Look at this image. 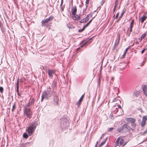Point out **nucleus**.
<instances>
[{"instance_id":"10","label":"nucleus","mask_w":147,"mask_h":147,"mask_svg":"<svg viewBox=\"0 0 147 147\" xmlns=\"http://www.w3.org/2000/svg\"><path fill=\"white\" fill-rule=\"evenodd\" d=\"M84 94H83L80 98V99L76 103V105H78V107H79L80 106V105L81 102L82 100L84 97Z\"/></svg>"},{"instance_id":"64","label":"nucleus","mask_w":147,"mask_h":147,"mask_svg":"<svg viewBox=\"0 0 147 147\" xmlns=\"http://www.w3.org/2000/svg\"><path fill=\"white\" fill-rule=\"evenodd\" d=\"M126 144V142H125L124 143V144L123 145V146H124L125 145V144Z\"/></svg>"},{"instance_id":"52","label":"nucleus","mask_w":147,"mask_h":147,"mask_svg":"<svg viewBox=\"0 0 147 147\" xmlns=\"http://www.w3.org/2000/svg\"><path fill=\"white\" fill-rule=\"evenodd\" d=\"M134 20H132L131 22L130 23V24H134Z\"/></svg>"},{"instance_id":"55","label":"nucleus","mask_w":147,"mask_h":147,"mask_svg":"<svg viewBox=\"0 0 147 147\" xmlns=\"http://www.w3.org/2000/svg\"><path fill=\"white\" fill-rule=\"evenodd\" d=\"M63 3V0H61V3L60 6H61Z\"/></svg>"},{"instance_id":"37","label":"nucleus","mask_w":147,"mask_h":147,"mask_svg":"<svg viewBox=\"0 0 147 147\" xmlns=\"http://www.w3.org/2000/svg\"><path fill=\"white\" fill-rule=\"evenodd\" d=\"M123 142H124V140H123V139H121V140L120 141V143H119L120 145H123Z\"/></svg>"},{"instance_id":"39","label":"nucleus","mask_w":147,"mask_h":147,"mask_svg":"<svg viewBox=\"0 0 147 147\" xmlns=\"http://www.w3.org/2000/svg\"><path fill=\"white\" fill-rule=\"evenodd\" d=\"M16 106V104L14 103V105L13 106L12 108V111H13V110L15 109Z\"/></svg>"},{"instance_id":"12","label":"nucleus","mask_w":147,"mask_h":147,"mask_svg":"<svg viewBox=\"0 0 147 147\" xmlns=\"http://www.w3.org/2000/svg\"><path fill=\"white\" fill-rule=\"evenodd\" d=\"M54 104L55 105H58V102H59V98L58 97L56 96L54 98Z\"/></svg>"},{"instance_id":"21","label":"nucleus","mask_w":147,"mask_h":147,"mask_svg":"<svg viewBox=\"0 0 147 147\" xmlns=\"http://www.w3.org/2000/svg\"><path fill=\"white\" fill-rule=\"evenodd\" d=\"M19 91V79L18 78L16 83V92H18Z\"/></svg>"},{"instance_id":"62","label":"nucleus","mask_w":147,"mask_h":147,"mask_svg":"<svg viewBox=\"0 0 147 147\" xmlns=\"http://www.w3.org/2000/svg\"><path fill=\"white\" fill-rule=\"evenodd\" d=\"M98 83H99V85H100V79H99V80L98 81Z\"/></svg>"},{"instance_id":"49","label":"nucleus","mask_w":147,"mask_h":147,"mask_svg":"<svg viewBox=\"0 0 147 147\" xmlns=\"http://www.w3.org/2000/svg\"><path fill=\"white\" fill-rule=\"evenodd\" d=\"M92 12H91L88 15H89V16L91 17L92 15Z\"/></svg>"},{"instance_id":"5","label":"nucleus","mask_w":147,"mask_h":147,"mask_svg":"<svg viewBox=\"0 0 147 147\" xmlns=\"http://www.w3.org/2000/svg\"><path fill=\"white\" fill-rule=\"evenodd\" d=\"M125 120L131 123L132 127H136V125L135 123V119L132 118H125Z\"/></svg>"},{"instance_id":"28","label":"nucleus","mask_w":147,"mask_h":147,"mask_svg":"<svg viewBox=\"0 0 147 147\" xmlns=\"http://www.w3.org/2000/svg\"><path fill=\"white\" fill-rule=\"evenodd\" d=\"M23 137L25 138H27L28 137V135L26 133H24L23 134Z\"/></svg>"},{"instance_id":"47","label":"nucleus","mask_w":147,"mask_h":147,"mask_svg":"<svg viewBox=\"0 0 147 147\" xmlns=\"http://www.w3.org/2000/svg\"><path fill=\"white\" fill-rule=\"evenodd\" d=\"M144 94L147 96V90L144 91Z\"/></svg>"},{"instance_id":"4","label":"nucleus","mask_w":147,"mask_h":147,"mask_svg":"<svg viewBox=\"0 0 147 147\" xmlns=\"http://www.w3.org/2000/svg\"><path fill=\"white\" fill-rule=\"evenodd\" d=\"M54 18L53 16L51 15L48 18L44 19L41 21L42 26H45L47 23L53 20Z\"/></svg>"},{"instance_id":"35","label":"nucleus","mask_w":147,"mask_h":147,"mask_svg":"<svg viewBox=\"0 0 147 147\" xmlns=\"http://www.w3.org/2000/svg\"><path fill=\"white\" fill-rule=\"evenodd\" d=\"M31 105V104L30 103V102H29L28 103L27 105H25L24 107V108H25V107H26L27 108H28V107H29V106L30 105Z\"/></svg>"},{"instance_id":"42","label":"nucleus","mask_w":147,"mask_h":147,"mask_svg":"<svg viewBox=\"0 0 147 147\" xmlns=\"http://www.w3.org/2000/svg\"><path fill=\"white\" fill-rule=\"evenodd\" d=\"M146 35L145 34H144L142 35L141 36V38H144L145 37Z\"/></svg>"},{"instance_id":"29","label":"nucleus","mask_w":147,"mask_h":147,"mask_svg":"<svg viewBox=\"0 0 147 147\" xmlns=\"http://www.w3.org/2000/svg\"><path fill=\"white\" fill-rule=\"evenodd\" d=\"M132 31V30H131V31H130V29H129V28H128V30H127V34H128V36H130V34H131V32Z\"/></svg>"},{"instance_id":"38","label":"nucleus","mask_w":147,"mask_h":147,"mask_svg":"<svg viewBox=\"0 0 147 147\" xmlns=\"http://www.w3.org/2000/svg\"><path fill=\"white\" fill-rule=\"evenodd\" d=\"M125 12V11H123V12L121 13L120 16L119 17V20H120L121 19V18L123 16Z\"/></svg>"},{"instance_id":"53","label":"nucleus","mask_w":147,"mask_h":147,"mask_svg":"<svg viewBox=\"0 0 147 147\" xmlns=\"http://www.w3.org/2000/svg\"><path fill=\"white\" fill-rule=\"evenodd\" d=\"M90 0H86V4L88 3Z\"/></svg>"},{"instance_id":"7","label":"nucleus","mask_w":147,"mask_h":147,"mask_svg":"<svg viewBox=\"0 0 147 147\" xmlns=\"http://www.w3.org/2000/svg\"><path fill=\"white\" fill-rule=\"evenodd\" d=\"M55 71L53 69L48 70L47 72L49 77L52 78L53 77V74H55Z\"/></svg>"},{"instance_id":"30","label":"nucleus","mask_w":147,"mask_h":147,"mask_svg":"<svg viewBox=\"0 0 147 147\" xmlns=\"http://www.w3.org/2000/svg\"><path fill=\"white\" fill-rule=\"evenodd\" d=\"M145 123L146 122H145L143 120H142L141 124V126L142 127H144V126Z\"/></svg>"},{"instance_id":"51","label":"nucleus","mask_w":147,"mask_h":147,"mask_svg":"<svg viewBox=\"0 0 147 147\" xmlns=\"http://www.w3.org/2000/svg\"><path fill=\"white\" fill-rule=\"evenodd\" d=\"M80 47H79L77 49L76 51H79L80 50Z\"/></svg>"},{"instance_id":"58","label":"nucleus","mask_w":147,"mask_h":147,"mask_svg":"<svg viewBox=\"0 0 147 147\" xmlns=\"http://www.w3.org/2000/svg\"><path fill=\"white\" fill-rule=\"evenodd\" d=\"M117 108H120V109H122L121 107V106L120 105H118V107Z\"/></svg>"},{"instance_id":"56","label":"nucleus","mask_w":147,"mask_h":147,"mask_svg":"<svg viewBox=\"0 0 147 147\" xmlns=\"http://www.w3.org/2000/svg\"><path fill=\"white\" fill-rule=\"evenodd\" d=\"M17 94L18 95V96H20V94L19 93V91H18V92H17Z\"/></svg>"},{"instance_id":"19","label":"nucleus","mask_w":147,"mask_h":147,"mask_svg":"<svg viewBox=\"0 0 147 147\" xmlns=\"http://www.w3.org/2000/svg\"><path fill=\"white\" fill-rule=\"evenodd\" d=\"M107 137L102 142L100 145L99 146V147H101L107 141Z\"/></svg>"},{"instance_id":"13","label":"nucleus","mask_w":147,"mask_h":147,"mask_svg":"<svg viewBox=\"0 0 147 147\" xmlns=\"http://www.w3.org/2000/svg\"><path fill=\"white\" fill-rule=\"evenodd\" d=\"M72 18L74 20H78L80 19V16L76 14L75 15H73V16H72Z\"/></svg>"},{"instance_id":"18","label":"nucleus","mask_w":147,"mask_h":147,"mask_svg":"<svg viewBox=\"0 0 147 147\" xmlns=\"http://www.w3.org/2000/svg\"><path fill=\"white\" fill-rule=\"evenodd\" d=\"M88 20V19L87 18H84V19H82L80 21V23H86Z\"/></svg>"},{"instance_id":"9","label":"nucleus","mask_w":147,"mask_h":147,"mask_svg":"<svg viewBox=\"0 0 147 147\" xmlns=\"http://www.w3.org/2000/svg\"><path fill=\"white\" fill-rule=\"evenodd\" d=\"M57 82L55 81H53V82L52 84L51 85V88L54 91L57 88Z\"/></svg>"},{"instance_id":"61","label":"nucleus","mask_w":147,"mask_h":147,"mask_svg":"<svg viewBox=\"0 0 147 147\" xmlns=\"http://www.w3.org/2000/svg\"><path fill=\"white\" fill-rule=\"evenodd\" d=\"M89 15H88L87 16V17L85 18H87L88 19V20H89Z\"/></svg>"},{"instance_id":"33","label":"nucleus","mask_w":147,"mask_h":147,"mask_svg":"<svg viewBox=\"0 0 147 147\" xmlns=\"http://www.w3.org/2000/svg\"><path fill=\"white\" fill-rule=\"evenodd\" d=\"M133 25H134L133 24H130V26H129V29H130V31H131V30H132Z\"/></svg>"},{"instance_id":"24","label":"nucleus","mask_w":147,"mask_h":147,"mask_svg":"<svg viewBox=\"0 0 147 147\" xmlns=\"http://www.w3.org/2000/svg\"><path fill=\"white\" fill-rule=\"evenodd\" d=\"M87 27L86 26H85V25L83 28L82 29H79V30H78V32H82V31H83L84 30H85V28Z\"/></svg>"},{"instance_id":"44","label":"nucleus","mask_w":147,"mask_h":147,"mask_svg":"<svg viewBox=\"0 0 147 147\" xmlns=\"http://www.w3.org/2000/svg\"><path fill=\"white\" fill-rule=\"evenodd\" d=\"M114 129V128L113 127H111L109 129L108 131H112L113 129Z\"/></svg>"},{"instance_id":"46","label":"nucleus","mask_w":147,"mask_h":147,"mask_svg":"<svg viewBox=\"0 0 147 147\" xmlns=\"http://www.w3.org/2000/svg\"><path fill=\"white\" fill-rule=\"evenodd\" d=\"M147 49V48H144V49L141 51V54H142Z\"/></svg>"},{"instance_id":"11","label":"nucleus","mask_w":147,"mask_h":147,"mask_svg":"<svg viewBox=\"0 0 147 147\" xmlns=\"http://www.w3.org/2000/svg\"><path fill=\"white\" fill-rule=\"evenodd\" d=\"M77 9L76 6H74L72 8L71 14L73 15H75L77 12Z\"/></svg>"},{"instance_id":"6","label":"nucleus","mask_w":147,"mask_h":147,"mask_svg":"<svg viewBox=\"0 0 147 147\" xmlns=\"http://www.w3.org/2000/svg\"><path fill=\"white\" fill-rule=\"evenodd\" d=\"M123 131L122 132L123 133H126L129 132L130 130V128L127 124H124L123 125Z\"/></svg>"},{"instance_id":"26","label":"nucleus","mask_w":147,"mask_h":147,"mask_svg":"<svg viewBox=\"0 0 147 147\" xmlns=\"http://www.w3.org/2000/svg\"><path fill=\"white\" fill-rule=\"evenodd\" d=\"M35 100L33 98H32L31 99V101L29 102H30V103L31 105L33 104L35 102Z\"/></svg>"},{"instance_id":"50","label":"nucleus","mask_w":147,"mask_h":147,"mask_svg":"<svg viewBox=\"0 0 147 147\" xmlns=\"http://www.w3.org/2000/svg\"><path fill=\"white\" fill-rule=\"evenodd\" d=\"M147 89V87L145 85L143 87V89Z\"/></svg>"},{"instance_id":"63","label":"nucleus","mask_w":147,"mask_h":147,"mask_svg":"<svg viewBox=\"0 0 147 147\" xmlns=\"http://www.w3.org/2000/svg\"><path fill=\"white\" fill-rule=\"evenodd\" d=\"M143 92L145 91H146V90H147V88L146 89H143Z\"/></svg>"},{"instance_id":"8","label":"nucleus","mask_w":147,"mask_h":147,"mask_svg":"<svg viewBox=\"0 0 147 147\" xmlns=\"http://www.w3.org/2000/svg\"><path fill=\"white\" fill-rule=\"evenodd\" d=\"M35 129L33 128L32 127H29L28 129V132L30 135H31L32 134L33 132L34 131Z\"/></svg>"},{"instance_id":"31","label":"nucleus","mask_w":147,"mask_h":147,"mask_svg":"<svg viewBox=\"0 0 147 147\" xmlns=\"http://www.w3.org/2000/svg\"><path fill=\"white\" fill-rule=\"evenodd\" d=\"M130 46H129L126 49L125 51V52H124L123 55H125L126 54V53L127 52V51H128V49L130 48Z\"/></svg>"},{"instance_id":"40","label":"nucleus","mask_w":147,"mask_h":147,"mask_svg":"<svg viewBox=\"0 0 147 147\" xmlns=\"http://www.w3.org/2000/svg\"><path fill=\"white\" fill-rule=\"evenodd\" d=\"M60 6V8H61V11H63L64 10V9L65 8V5H64L63 6H62V5H61V6Z\"/></svg>"},{"instance_id":"22","label":"nucleus","mask_w":147,"mask_h":147,"mask_svg":"<svg viewBox=\"0 0 147 147\" xmlns=\"http://www.w3.org/2000/svg\"><path fill=\"white\" fill-rule=\"evenodd\" d=\"M119 43V40H117L115 43V45L114 47V49L116 48L118 46Z\"/></svg>"},{"instance_id":"34","label":"nucleus","mask_w":147,"mask_h":147,"mask_svg":"<svg viewBox=\"0 0 147 147\" xmlns=\"http://www.w3.org/2000/svg\"><path fill=\"white\" fill-rule=\"evenodd\" d=\"M147 120V116H144L142 118V120H143L145 122H146Z\"/></svg>"},{"instance_id":"59","label":"nucleus","mask_w":147,"mask_h":147,"mask_svg":"<svg viewBox=\"0 0 147 147\" xmlns=\"http://www.w3.org/2000/svg\"><path fill=\"white\" fill-rule=\"evenodd\" d=\"M135 128V127H132V128H130V129H131L132 130H134Z\"/></svg>"},{"instance_id":"14","label":"nucleus","mask_w":147,"mask_h":147,"mask_svg":"<svg viewBox=\"0 0 147 147\" xmlns=\"http://www.w3.org/2000/svg\"><path fill=\"white\" fill-rule=\"evenodd\" d=\"M31 125L32 126H30L32 127L33 128L35 129L36 127L38 125L37 121L32 122Z\"/></svg>"},{"instance_id":"16","label":"nucleus","mask_w":147,"mask_h":147,"mask_svg":"<svg viewBox=\"0 0 147 147\" xmlns=\"http://www.w3.org/2000/svg\"><path fill=\"white\" fill-rule=\"evenodd\" d=\"M146 17L145 15H144L141 17L140 19V21H141L142 23L144 21L146 20Z\"/></svg>"},{"instance_id":"1","label":"nucleus","mask_w":147,"mask_h":147,"mask_svg":"<svg viewBox=\"0 0 147 147\" xmlns=\"http://www.w3.org/2000/svg\"><path fill=\"white\" fill-rule=\"evenodd\" d=\"M24 115L30 119L32 118V112L31 109L29 108L25 107L24 108Z\"/></svg>"},{"instance_id":"54","label":"nucleus","mask_w":147,"mask_h":147,"mask_svg":"<svg viewBox=\"0 0 147 147\" xmlns=\"http://www.w3.org/2000/svg\"><path fill=\"white\" fill-rule=\"evenodd\" d=\"M118 16H119V13H118L117 14H116V16H115V18H116V19L118 17Z\"/></svg>"},{"instance_id":"15","label":"nucleus","mask_w":147,"mask_h":147,"mask_svg":"<svg viewBox=\"0 0 147 147\" xmlns=\"http://www.w3.org/2000/svg\"><path fill=\"white\" fill-rule=\"evenodd\" d=\"M93 38H91L90 39H89L83 45H82L80 47V48L82 47L83 46L85 45L86 44L90 43L91 42Z\"/></svg>"},{"instance_id":"45","label":"nucleus","mask_w":147,"mask_h":147,"mask_svg":"<svg viewBox=\"0 0 147 147\" xmlns=\"http://www.w3.org/2000/svg\"><path fill=\"white\" fill-rule=\"evenodd\" d=\"M119 7H117V8L114 7V9H113V13H114L116 9H118L119 8Z\"/></svg>"},{"instance_id":"25","label":"nucleus","mask_w":147,"mask_h":147,"mask_svg":"<svg viewBox=\"0 0 147 147\" xmlns=\"http://www.w3.org/2000/svg\"><path fill=\"white\" fill-rule=\"evenodd\" d=\"M123 125H122L121 127L119 128H118L117 129V131L119 132H121V131H123Z\"/></svg>"},{"instance_id":"23","label":"nucleus","mask_w":147,"mask_h":147,"mask_svg":"<svg viewBox=\"0 0 147 147\" xmlns=\"http://www.w3.org/2000/svg\"><path fill=\"white\" fill-rule=\"evenodd\" d=\"M120 138L119 137L118 138H117L116 141V142H115V147L116 146H117L118 145V144L119 140H120Z\"/></svg>"},{"instance_id":"3","label":"nucleus","mask_w":147,"mask_h":147,"mask_svg":"<svg viewBox=\"0 0 147 147\" xmlns=\"http://www.w3.org/2000/svg\"><path fill=\"white\" fill-rule=\"evenodd\" d=\"M54 91L52 89L50 86L48 87L46 91L43 93L45 97H49L51 96Z\"/></svg>"},{"instance_id":"41","label":"nucleus","mask_w":147,"mask_h":147,"mask_svg":"<svg viewBox=\"0 0 147 147\" xmlns=\"http://www.w3.org/2000/svg\"><path fill=\"white\" fill-rule=\"evenodd\" d=\"M3 88L2 87H0V92L1 93H2L3 92Z\"/></svg>"},{"instance_id":"17","label":"nucleus","mask_w":147,"mask_h":147,"mask_svg":"<svg viewBox=\"0 0 147 147\" xmlns=\"http://www.w3.org/2000/svg\"><path fill=\"white\" fill-rule=\"evenodd\" d=\"M113 110L114 113H115L118 111V108L116 106H115L113 108Z\"/></svg>"},{"instance_id":"32","label":"nucleus","mask_w":147,"mask_h":147,"mask_svg":"<svg viewBox=\"0 0 147 147\" xmlns=\"http://www.w3.org/2000/svg\"><path fill=\"white\" fill-rule=\"evenodd\" d=\"M48 97H45V96L44 95V94H43V93L42 94V98L41 99V101L42 102L43 100V99L44 98H47Z\"/></svg>"},{"instance_id":"48","label":"nucleus","mask_w":147,"mask_h":147,"mask_svg":"<svg viewBox=\"0 0 147 147\" xmlns=\"http://www.w3.org/2000/svg\"><path fill=\"white\" fill-rule=\"evenodd\" d=\"M109 118L110 119H113V116L112 115H110L109 116Z\"/></svg>"},{"instance_id":"43","label":"nucleus","mask_w":147,"mask_h":147,"mask_svg":"<svg viewBox=\"0 0 147 147\" xmlns=\"http://www.w3.org/2000/svg\"><path fill=\"white\" fill-rule=\"evenodd\" d=\"M86 5V8H84L83 9V15H84V11H85L87 8V6H88V5Z\"/></svg>"},{"instance_id":"36","label":"nucleus","mask_w":147,"mask_h":147,"mask_svg":"<svg viewBox=\"0 0 147 147\" xmlns=\"http://www.w3.org/2000/svg\"><path fill=\"white\" fill-rule=\"evenodd\" d=\"M92 19L90 20L85 25V26L87 27L88 26V25H89V24L90 23L92 22Z\"/></svg>"},{"instance_id":"57","label":"nucleus","mask_w":147,"mask_h":147,"mask_svg":"<svg viewBox=\"0 0 147 147\" xmlns=\"http://www.w3.org/2000/svg\"><path fill=\"white\" fill-rule=\"evenodd\" d=\"M0 28H2V23H1V22L0 21Z\"/></svg>"},{"instance_id":"2","label":"nucleus","mask_w":147,"mask_h":147,"mask_svg":"<svg viewBox=\"0 0 147 147\" xmlns=\"http://www.w3.org/2000/svg\"><path fill=\"white\" fill-rule=\"evenodd\" d=\"M69 125L68 121L66 118H63L61 119V126L62 128H66Z\"/></svg>"},{"instance_id":"20","label":"nucleus","mask_w":147,"mask_h":147,"mask_svg":"<svg viewBox=\"0 0 147 147\" xmlns=\"http://www.w3.org/2000/svg\"><path fill=\"white\" fill-rule=\"evenodd\" d=\"M140 93V92L139 91L136 90L134 91V95H135L136 97H137Z\"/></svg>"},{"instance_id":"27","label":"nucleus","mask_w":147,"mask_h":147,"mask_svg":"<svg viewBox=\"0 0 147 147\" xmlns=\"http://www.w3.org/2000/svg\"><path fill=\"white\" fill-rule=\"evenodd\" d=\"M118 3V1L117 0H116L115 1V4L114 7L117 8L118 7H117Z\"/></svg>"},{"instance_id":"60","label":"nucleus","mask_w":147,"mask_h":147,"mask_svg":"<svg viewBox=\"0 0 147 147\" xmlns=\"http://www.w3.org/2000/svg\"><path fill=\"white\" fill-rule=\"evenodd\" d=\"M19 147H27L24 145H22L21 146H20Z\"/></svg>"}]
</instances>
